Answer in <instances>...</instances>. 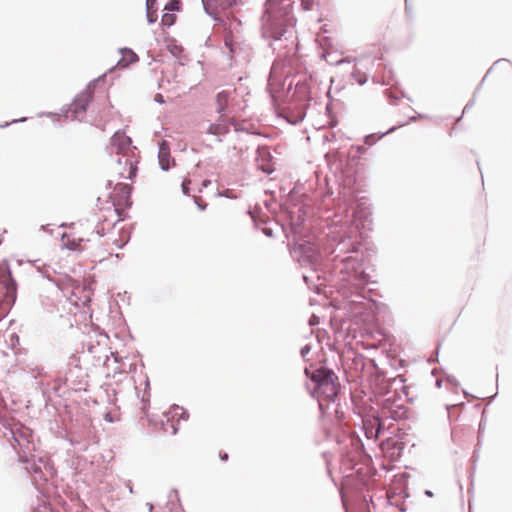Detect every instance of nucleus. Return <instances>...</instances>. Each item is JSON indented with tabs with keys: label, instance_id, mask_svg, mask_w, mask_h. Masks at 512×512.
I'll return each mask as SVG.
<instances>
[{
	"label": "nucleus",
	"instance_id": "nucleus-1",
	"mask_svg": "<svg viewBox=\"0 0 512 512\" xmlns=\"http://www.w3.org/2000/svg\"><path fill=\"white\" fill-rule=\"evenodd\" d=\"M312 380L317 383L316 393L319 397V404L322 401H334L338 395V384L333 372L326 369H318L312 374Z\"/></svg>",
	"mask_w": 512,
	"mask_h": 512
},
{
	"label": "nucleus",
	"instance_id": "nucleus-2",
	"mask_svg": "<svg viewBox=\"0 0 512 512\" xmlns=\"http://www.w3.org/2000/svg\"><path fill=\"white\" fill-rule=\"evenodd\" d=\"M110 153L119 156H127V161H135V153H139L136 146L132 145V140L123 131H117L111 137Z\"/></svg>",
	"mask_w": 512,
	"mask_h": 512
},
{
	"label": "nucleus",
	"instance_id": "nucleus-3",
	"mask_svg": "<svg viewBox=\"0 0 512 512\" xmlns=\"http://www.w3.org/2000/svg\"><path fill=\"white\" fill-rule=\"evenodd\" d=\"M60 288L69 302L75 306L85 305L90 300L86 287L75 280L67 279L63 281Z\"/></svg>",
	"mask_w": 512,
	"mask_h": 512
},
{
	"label": "nucleus",
	"instance_id": "nucleus-4",
	"mask_svg": "<svg viewBox=\"0 0 512 512\" xmlns=\"http://www.w3.org/2000/svg\"><path fill=\"white\" fill-rule=\"evenodd\" d=\"M91 99V92L88 90L78 94L66 112V118L71 120L79 119L86 112L87 106L91 102Z\"/></svg>",
	"mask_w": 512,
	"mask_h": 512
},
{
	"label": "nucleus",
	"instance_id": "nucleus-5",
	"mask_svg": "<svg viewBox=\"0 0 512 512\" xmlns=\"http://www.w3.org/2000/svg\"><path fill=\"white\" fill-rule=\"evenodd\" d=\"M85 239L81 232L75 227L74 224L70 226V231L63 233L61 242L64 247L72 251H81L84 248Z\"/></svg>",
	"mask_w": 512,
	"mask_h": 512
},
{
	"label": "nucleus",
	"instance_id": "nucleus-6",
	"mask_svg": "<svg viewBox=\"0 0 512 512\" xmlns=\"http://www.w3.org/2000/svg\"><path fill=\"white\" fill-rule=\"evenodd\" d=\"M0 285L5 289L7 300L14 302L16 298V282L14 281L11 270L7 265L0 266Z\"/></svg>",
	"mask_w": 512,
	"mask_h": 512
},
{
	"label": "nucleus",
	"instance_id": "nucleus-7",
	"mask_svg": "<svg viewBox=\"0 0 512 512\" xmlns=\"http://www.w3.org/2000/svg\"><path fill=\"white\" fill-rule=\"evenodd\" d=\"M127 156H119L116 158L117 172L126 179H133L137 172V164L139 163V153H135V161L130 163Z\"/></svg>",
	"mask_w": 512,
	"mask_h": 512
},
{
	"label": "nucleus",
	"instance_id": "nucleus-8",
	"mask_svg": "<svg viewBox=\"0 0 512 512\" xmlns=\"http://www.w3.org/2000/svg\"><path fill=\"white\" fill-rule=\"evenodd\" d=\"M224 114H220V118L217 122L211 123L207 129V133L215 136H221L229 131V122L224 117Z\"/></svg>",
	"mask_w": 512,
	"mask_h": 512
},
{
	"label": "nucleus",
	"instance_id": "nucleus-9",
	"mask_svg": "<svg viewBox=\"0 0 512 512\" xmlns=\"http://www.w3.org/2000/svg\"><path fill=\"white\" fill-rule=\"evenodd\" d=\"M120 52H121V58L117 63L118 68H121V69L126 68L130 64L136 63L139 60L137 54L135 52H133L131 49L124 48V49H121Z\"/></svg>",
	"mask_w": 512,
	"mask_h": 512
},
{
	"label": "nucleus",
	"instance_id": "nucleus-10",
	"mask_svg": "<svg viewBox=\"0 0 512 512\" xmlns=\"http://www.w3.org/2000/svg\"><path fill=\"white\" fill-rule=\"evenodd\" d=\"M234 92H235V89L223 90L217 94V96H216L217 111L220 114H224L225 110L228 107L230 98Z\"/></svg>",
	"mask_w": 512,
	"mask_h": 512
},
{
	"label": "nucleus",
	"instance_id": "nucleus-11",
	"mask_svg": "<svg viewBox=\"0 0 512 512\" xmlns=\"http://www.w3.org/2000/svg\"><path fill=\"white\" fill-rule=\"evenodd\" d=\"M239 0H203L204 4L215 10H226L238 3Z\"/></svg>",
	"mask_w": 512,
	"mask_h": 512
},
{
	"label": "nucleus",
	"instance_id": "nucleus-12",
	"mask_svg": "<svg viewBox=\"0 0 512 512\" xmlns=\"http://www.w3.org/2000/svg\"><path fill=\"white\" fill-rule=\"evenodd\" d=\"M131 190H132V187L128 184H118L115 188V191L121 192V194L124 196V198H125L124 204L126 206H129L131 204V202H129Z\"/></svg>",
	"mask_w": 512,
	"mask_h": 512
},
{
	"label": "nucleus",
	"instance_id": "nucleus-13",
	"mask_svg": "<svg viewBox=\"0 0 512 512\" xmlns=\"http://www.w3.org/2000/svg\"><path fill=\"white\" fill-rule=\"evenodd\" d=\"M176 16L174 14L165 13L162 16V24L166 26H171L175 23Z\"/></svg>",
	"mask_w": 512,
	"mask_h": 512
},
{
	"label": "nucleus",
	"instance_id": "nucleus-14",
	"mask_svg": "<svg viewBox=\"0 0 512 512\" xmlns=\"http://www.w3.org/2000/svg\"><path fill=\"white\" fill-rule=\"evenodd\" d=\"M180 0H171L169 4L166 6V9L175 11L180 9Z\"/></svg>",
	"mask_w": 512,
	"mask_h": 512
},
{
	"label": "nucleus",
	"instance_id": "nucleus-15",
	"mask_svg": "<svg viewBox=\"0 0 512 512\" xmlns=\"http://www.w3.org/2000/svg\"><path fill=\"white\" fill-rule=\"evenodd\" d=\"M225 45L229 47L230 51L233 53L235 51V43L233 41L232 36L225 37Z\"/></svg>",
	"mask_w": 512,
	"mask_h": 512
},
{
	"label": "nucleus",
	"instance_id": "nucleus-16",
	"mask_svg": "<svg viewBox=\"0 0 512 512\" xmlns=\"http://www.w3.org/2000/svg\"><path fill=\"white\" fill-rule=\"evenodd\" d=\"M191 184L190 180L185 179L182 183V189L185 194L189 193V185Z\"/></svg>",
	"mask_w": 512,
	"mask_h": 512
},
{
	"label": "nucleus",
	"instance_id": "nucleus-17",
	"mask_svg": "<svg viewBox=\"0 0 512 512\" xmlns=\"http://www.w3.org/2000/svg\"><path fill=\"white\" fill-rule=\"evenodd\" d=\"M155 1L156 0H146V5H147V10L148 11L153 7Z\"/></svg>",
	"mask_w": 512,
	"mask_h": 512
},
{
	"label": "nucleus",
	"instance_id": "nucleus-18",
	"mask_svg": "<svg viewBox=\"0 0 512 512\" xmlns=\"http://www.w3.org/2000/svg\"><path fill=\"white\" fill-rule=\"evenodd\" d=\"M195 201H196V204L200 207L201 210H204L206 208V204L205 203L202 204L200 198L199 199L196 198Z\"/></svg>",
	"mask_w": 512,
	"mask_h": 512
},
{
	"label": "nucleus",
	"instance_id": "nucleus-19",
	"mask_svg": "<svg viewBox=\"0 0 512 512\" xmlns=\"http://www.w3.org/2000/svg\"><path fill=\"white\" fill-rule=\"evenodd\" d=\"M220 459L223 461H226L228 459V454L227 453L220 454Z\"/></svg>",
	"mask_w": 512,
	"mask_h": 512
},
{
	"label": "nucleus",
	"instance_id": "nucleus-20",
	"mask_svg": "<svg viewBox=\"0 0 512 512\" xmlns=\"http://www.w3.org/2000/svg\"><path fill=\"white\" fill-rule=\"evenodd\" d=\"M365 82H366V79L359 78V80H358L359 84H364Z\"/></svg>",
	"mask_w": 512,
	"mask_h": 512
},
{
	"label": "nucleus",
	"instance_id": "nucleus-21",
	"mask_svg": "<svg viewBox=\"0 0 512 512\" xmlns=\"http://www.w3.org/2000/svg\"><path fill=\"white\" fill-rule=\"evenodd\" d=\"M162 169H167V167L163 164V160L161 159Z\"/></svg>",
	"mask_w": 512,
	"mask_h": 512
},
{
	"label": "nucleus",
	"instance_id": "nucleus-22",
	"mask_svg": "<svg viewBox=\"0 0 512 512\" xmlns=\"http://www.w3.org/2000/svg\"><path fill=\"white\" fill-rule=\"evenodd\" d=\"M370 137H366V143H369Z\"/></svg>",
	"mask_w": 512,
	"mask_h": 512
}]
</instances>
